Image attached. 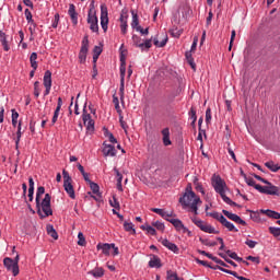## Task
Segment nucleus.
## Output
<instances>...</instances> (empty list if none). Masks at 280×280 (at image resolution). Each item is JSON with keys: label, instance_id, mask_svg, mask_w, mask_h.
I'll return each instance as SVG.
<instances>
[{"label": "nucleus", "instance_id": "69168bd1", "mask_svg": "<svg viewBox=\"0 0 280 280\" xmlns=\"http://www.w3.org/2000/svg\"><path fill=\"white\" fill-rule=\"evenodd\" d=\"M28 191H34V178H28Z\"/></svg>", "mask_w": 280, "mask_h": 280}, {"label": "nucleus", "instance_id": "c03bdc74", "mask_svg": "<svg viewBox=\"0 0 280 280\" xmlns=\"http://www.w3.org/2000/svg\"><path fill=\"white\" fill-rule=\"evenodd\" d=\"M152 226H155L158 231H165V224H163L161 221L153 222Z\"/></svg>", "mask_w": 280, "mask_h": 280}, {"label": "nucleus", "instance_id": "a211bd4d", "mask_svg": "<svg viewBox=\"0 0 280 280\" xmlns=\"http://www.w3.org/2000/svg\"><path fill=\"white\" fill-rule=\"evenodd\" d=\"M120 80L125 81L126 79V55H124V51L120 54Z\"/></svg>", "mask_w": 280, "mask_h": 280}, {"label": "nucleus", "instance_id": "6e6d98bb", "mask_svg": "<svg viewBox=\"0 0 280 280\" xmlns=\"http://www.w3.org/2000/svg\"><path fill=\"white\" fill-rule=\"evenodd\" d=\"M246 246H248V248H255V246H257V242L253 241V240H246L245 241Z\"/></svg>", "mask_w": 280, "mask_h": 280}, {"label": "nucleus", "instance_id": "39448f33", "mask_svg": "<svg viewBox=\"0 0 280 280\" xmlns=\"http://www.w3.org/2000/svg\"><path fill=\"white\" fill-rule=\"evenodd\" d=\"M267 186H256V190L259 194H266L267 196H280V188L268 182Z\"/></svg>", "mask_w": 280, "mask_h": 280}, {"label": "nucleus", "instance_id": "680f3d73", "mask_svg": "<svg viewBox=\"0 0 280 280\" xmlns=\"http://www.w3.org/2000/svg\"><path fill=\"white\" fill-rule=\"evenodd\" d=\"M231 259H234V261H243V258L237 256V253L232 252V254H230Z\"/></svg>", "mask_w": 280, "mask_h": 280}, {"label": "nucleus", "instance_id": "f704fd0d", "mask_svg": "<svg viewBox=\"0 0 280 280\" xmlns=\"http://www.w3.org/2000/svg\"><path fill=\"white\" fill-rule=\"evenodd\" d=\"M214 270H220L221 272H225L226 275H232V277H235L236 279L237 277H242V276H238L235 271L224 269L223 267H220V266L214 267Z\"/></svg>", "mask_w": 280, "mask_h": 280}, {"label": "nucleus", "instance_id": "c85d7f7f", "mask_svg": "<svg viewBox=\"0 0 280 280\" xmlns=\"http://www.w3.org/2000/svg\"><path fill=\"white\" fill-rule=\"evenodd\" d=\"M261 213H265L268 218H272L273 220H280V213L273 210H261Z\"/></svg>", "mask_w": 280, "mask_h": 280}, {"label": "nucleus", "instance_id": "412c9836", "mask_svg": "<svg viewBox=\"0 0 280 280\" xmlns=\"http://www.w3.org/2000/svg\"><path fill=\"white\" fill-rule=\"evenodd\" d=\"M153 45H155V47H165V45H167V34H163L162 35V40H159V36L153 38Z\"/></svg>", "mask_w": 280, "mask_h": 280}, {"label": "nucleus", "instance_id": "c9c22d12", "mask_svg": "<svg viewBox=\"0 0 280 280\" xmlns=\"http://www.w3.org/2000/svg\"><path fill=\"white\" fill-rule=\"evenodd\" d=\"M12 113V126L16 128V124H19V112L16 109H11Z\"/></svg>", "mask_w": 280, "mask_h": 280}, {"label": "nucleus", "instance_id": "aec40b11", "mask_svg": "<svg viewBox=\"0 0 280 280\" xmlns=\"http://www.w3.org/2000/svg\"><path fill=\"white\" fill-rule=\"evenodd\" d=\"M131 27L132 30H139V27H141V25H139V14H137V12L135 10H131Z\"/></svg>", "mask_w": 280, "mask_h": 280}, {"label": "nucleus", "instance_id": "9b49d317", "mask_svg": "<svg viewBox=\"0 0 280 280\" xmlns=\"http://www.w3.org/2000/svg\"><path fill=\"white\" fill-rule=\"evenodd\" d=\"M222 213L225 215V218H229V220H232V222H235L236 224H242V226H246V221L242 220L240 215L230 212L229 210H222Z\"/></svg>", "mask_w": 280, "mask_h": 280}, {"label": "nucleus", "instance_id": "f3484780", "mask_svg": "<svg viewBox=\"0 0 280 280\" xmlns=\"http://www.w3.org/2000/svg\"><path fill=\"white\" fill-rule=\"evenodd\" d=\"M103 154L104 156H116L117 151L115 150V147H113V144L104 143Z\"/></svg>", "mask_w": 280, "mask_h": 280}, {"label": "nucleus", "instance_id": "bb28decb", "mask_svg": "<svg viewBox=\"0 0 280 280\" xmlns=\"http://www.w3.org/2000/svg\"><path fill=\"white\" fill-rule=\"evenodd\" d=\"M150 268H161V258L155 255H152L151 260L149 261Z\"/></svg>", "mask_w": 280, "mask_h": 280}, {"label": "nucleus", "instance_id": "4c0bfd02", "mask_svg": "<svg viewBox=\"0 0 280 280\" xmlns=\"http://www.w3.org/2000/svg\"><path fill=\"white\" fill-rule=\"evenodd\" d=\"M245 183L249 187H255L256 189H257V187H261V185L255 183V179H253V177H245Z\"/></svg>", "mask_w": 280, "mask_h": 280}, {"label": "nucleus", "instance_id": "72a5a7b5", "mask_svg": "<svg viewBox=\"0 0 280 280\" xmlns=\"http://www.w3.org/2000/svg\"><path fill=\"white\" fill-rule=\"evenodd\" d=\"M191 222H194V224L196 226H198V229H200V231H202L203 226H206V224H207L205 221H202L196 217L191 218Z\"/></svg>", "mask_w": 280, "mask_h": 280}, {"label": "nucleus", "instance_id": "20e7f679", "mask_svg": "<svg viewBox=\"0 0 280 280\" xmlns=\"http://www.w3.org/2000/svg\"><path fill=\"white\" fill-rule=\"evenodd\" d=\"M62 176L65 191L68 194L69 198L75 200V190L73 189V179L71 178V175H69V172H67V170H63Z\"/></svg>", "mask_w": 280, "mask_h": 280}, {"label": "nucleus", "instance_id": "4468645a", "mask_svg": "<svg viewBox=\"0 0 280 280\" xmlns=\"http://www.w3.org/2000/svg\"><path fill=\"white\" fill-rule=\"evenodd\" d=\"M162 246H165V248H168V250H172V253H175V255H178V253L180 252V249L178 248V246L172 242H170L166 238H163L161 241Z\"/></svg>", "mask_w": 280, "mask_h": 280}, {"label": "nucleus", "instance_id": "cd10ccee", "mask_svg": "<svg viewBox=\"0 0 280 280\" xmlns=\"http://www.w3.org/2000/svg\"><path fill=\"white\" fill-rule=\"evenodd\" d=\"M0 39L4 51H10V46L8 45V36L3 31H0Z\"/></svg>", "mask_w": 280, "mask_h": 280}, {"label": "nucleus", "instance_id": "9d476101", "mask_svg": "<svg viewBox=\"0 0 280 280\" xmlns=\"http://www.w3.org/2000/svg\"><path fill=\"white\" fill-rule=\"evenodd\" d=\"M3 264L7 269L12 272L13 277H16L19 275V264H16L14 259L7 257L3 259Z\"/></svg>", "mask_w": 280, "mask_h": 280}, {"label": "nucleus", "instance_id": "13d9d810", "mask_svg": "<svg viewBox=\"0 0 280 280\" xmlns=\"http://www.w3.org/2000/svg\"><path fill=\"white\" fill-rule=\"evenodd\" d=\"M246 259H247V261H253V264H260L261 262L259 257L247 256Z\"/></svg>", "mask_w": 280, "mask_h": 280}, {"label": "nucleus", "instance_id": "dca6fc26", "mask_svg": "<svg viewBox=\"0 0 280 280\" xmlns=\"http://www.w3.org/2000/svg\"><path fill=\"white\" fill-rule=\"evenodd\" d=\"M68 14L73 25H78V12L75 11V4H69Z\"/></svg>", "mask_w": 280, "mask_h": 280}, {"label": "nucleus", "instance_id": "338daca9", "mask_svg": "<svg viewBox=\"0 0 280 280\" xmlns=\"http://www.w3.org/2000/svg\"><path fill=\"white\" fill-rule=\"evenodd\" d=\"M26 21H32V12L30 11V9H25L24 11Z\"/></svg>", "mask_w": 280, "mask_h": 280}, {"label": "nucleus", "instance_id": "58836bf2", "mask_svg": "<svg viewBox=\"0 0 280 280\" xmlns=\"http://www.w3.org/2000/svg\"><path fill=\"white\" fill-rule=\"evenodd\" d=\"M78 240L79 246H86V238L84 237V234L82 232H79Z\"/></svg>", "mask_w": 280, "mask_h": 280}, {"label": "nucleus", "instance_id": "bf43d9fd", "mask_svg": "<svg viewBox=\"0 0 280 280\" xmlns=\"http://www.w3.org/2000/svg\"><path fill=\"white\" fill-rule=\"evenodd\" d=\"M167 280H179L178 279V275H176L175 272L172 273L171 271H167V277H166Z\"/></svg>", "mask_w": 280, "mask_h": 280}, {"label": "nucleus", "instance_id": "4d7b16f0", "mask_svg": "<svg viewBox=\"0 0 280 280\" xmlns=\"http://www.w3.org/2000/svg\"><path fill=\"white\" fill-rule=\"evenodd\" d=\"M124 91H125V81L122 79L120 80V88H119L120 100H124Z\"/></svg>", "mask_w": 280, "mask_h": 280}, {"label": "nucleus", "instance_id": "5701e85b", "mask_svg": "<svg viewBox=\"0 0 280 280\" xmlns=\"http://www.w3.org/2000/svg\"><path fill=\"white\" fill-rule=\"evenodd\" d=\"M88 275H92V277H94L95 279H102V277L104 276V268L97 267L89 271Z\"/></svg>", "mask_w": 280, "mask_h": 280}, {"label": "nucleus", "instance_id": "79ce46f5", "mask_svg": "<svg viewBox=\"0 0 280 280\" xmlns=\"http://www.w3.org/2000/svg\"><path fill=\"white\" fill-rule=\"evenodd\" d=\"M269 233H271V235L273 237H280V228H269Z\"/></svg>", "mask_w": 280, "mask_h": 280}, {"label": "nucleus", "instance_id": "e433bc0d", "mask_svg": "<svg viewBox=\"0 0 280 280\" xmlns=\"http://www.w3.org/2000/svg\"><path fill=\"white\" fill-rule=\"evenodd\" d=\"M113 104L118 115H121V107L119 106V97H117L116 95H113Z\"/></svg>", "mask_w": 280, "mask_h": 280}, {"label": "nucleus", "instance_id": "f257e3e1", "mask_svg": "<svg viewBox=\"0 0 280 280\" xmlns=\"http://www.w3.org/2000/svg\"><path fill=\"white\" fill-rule=\"evenodd\" d=\"M43 194H45V187L39 186L37 188L35 198L37 213L40 218H49V215H54V210H51V195L46 194L40 202V197Z\"/></svg>", "mask_w": 280, "mask_h": 280}, {"label": "nucleus", "instance_id": "6ab92c4d", "mask_svg": "<svg viewBox=\"0 0 280 280\" xmlns=\"http://www.w3.org/2000/svg\"><path fill=\"white\" fill-rule=\"evenodd\" d=\"M60 108H62V97L58 98L57 107L55 109L52 120H51L52 126L54 124H56V121H58V116L60 115Z\"/></svg>", "mask_w": 280, "mask_h": 280}, {"label": "nucleus", "instance_id": "052dcab7", "mask_svg": "<svg viewBox=\"0 0 280 280\" xmlns=\"http://www.w3.org/2000/svg\"><path fill=\"white\" fill-rule=\"evenodd\" d=\"M206 124H211V108L206 110Z\"/></svg>", "mask_w": 280, "mask_h": 280}, {"label": "nucleus", "instance_id": "1a4fd4ad", "mask_svg": "<svg viewBox=\"0 0 280 280\" xmlns=\"http://www.w3.org/2000/svg\"><path fill=\"white\" fill-rule=\"evenodd\" d=\"M101 27L104 32H108V8L106 4L101 5Z\"/></svg>", "mask_w": 280, "mask_h": 280}, {"label": "nucleus", "instance_id": "7c9ffc66", "mask_svg": "<svg viewBox=\"0 0 280 280\" xmlns=\"http://www.w3.org/2000/svg\"><path fill=\"white\" fill-rule=\"evenodd\" d=\"M265 165L268 170H270V172H279L280 170V165L275 164L273 161L266 162Z\"/></svg>", "mask_w": 280, "mask_h": 280}, {"label": "nucleus", "instance_id": "b1692460", "mask_svg": "<svg viewBox=\"0 0 280 280\" xmlns=\"http://www.w3.org/2000/svg\"><path fill=\"white\" fill-rule=\"evenodd\" d=\"M122 226L127 233H130L131 235H137V230H135V224H132V222L125 221Z\"/></svg>", "mask_w": 280, "mask_h": 280}, {"label": "nucleus", "instance_id": "f8f14e48", "mask_svg": "<svg viewBox=\"0 0 280 280\" xmlns=\"http://www.w3.org/2000/svg\"><path fill=\"white\" fill-rule=\"evenodd\" d=\"M168 222L173 224L176 231H183V233H188V234L191 233L189 229L185 228V224H183V221H180L179 219H171L168 220Z\"/></svg>", "mask_w": 280, "mask_h": 280}, {"label": "nucleus", "instance_id": "de8ad7c7", "mask_svg": "<svg viewBox=\"0 0 280 280\" xmlns=\"http://www.w3.org/2000/svg\"><path fill=\"white\" fill-rule=\"evenodd\" d=\"M114 172L116 174L117 184H121V182L124 180V175H121V173H119V170H117V167L114 168Z\"/></svg>", "mask_w": 280, "mask_h": 280}, {"label": "nucleus", "instance_id": "a19ab883", "mask_svg": "<svg viewBox=\"0 0 280 280\" xmlns=\"http://www.w3.org/2000/svg\"><path fill=\"white\" fill-rule=\"evenodd\" d=\"M201 231H203V233H218L215 232V228L209 225L208 223H206V226H203Z\"/></svg>", "mask_w": 280, "mask_h": 280}, {"label": "nucleus", "instance_id": "0eeeda50", "mask_svg": "<svg viewBox=\"0 0 280 280\" xmlns=\"http://www.w3.org/2000/svg\"><path fill=\"white\" fill-rule=\"evenodd\" d=\"M88 23L90 25L91 32H94V33L100 32V25L97 24L98 23L97 15L95 14V11L93 9L89 10Z\"/></svg>", "mask_w": 280, "mask_h": 280}, {"label": "nucleus", "instance_id": "a18cd8bd", "mask_svg": "<svg viewBox=\"0 0 280 280\" xmlns=\"http://www.w3.org/2000/svg\"><path fill=\"white\" fill-rule=\"evenodd\" d=\"M182 34L183 30L175 28L171 31V35L173 36V38H180Z\"/></svg>", "mask_w": 280, "mask_h": 280}, {"label": "nucleus", "instance_id": "37998d69", "mask_svg": "<svg viewBox=\"0 0 280 280\" xmlns=\"http://www.w3.org/2000/svg\"><path fill=\"white\" fill-rule=\"evenodd\" d=\"M110 207L114 209H120L119 201L117 200V197H113V199L109 200Z\"/></svg>", "mask_w": 280, "mask_h": 280}, {"label": "nucleus", "instance_id": "c756f323", "mask_svg": "<svg viewBox=\"0 0 280 280\" xmlns=\"http://www.w3.org/2000/svg\"><path fill=\"white\" fill-rule=\"evenodd\" d=\"M36 60H38V55L36 52H32L31 57H30V62H31V67H32V69H34V71H36L38 69V62H36Z\"/></svg>", "mask_w": 280, "mask_h": 280}, {"label": "nucleus", "instance_id": "09e8293b", "mask_svg": "<svg viewBox=\"0 0 280 280\" xmlns=\"http://www.w3.org/2000/svg\"><path fill=\"white\" fill-rule=\"evenodd\" d=\"M203 246H218V243L215 242H210L209 240L200 238L199 240Z\"/></svg>", "mask_w": 280, "mask_h": 280}, {"label": "nucleus", "instance_id": "774afa93", "mask_svg": "<svg viewBox=\"0 0 280 280\" xmlns=\"http://www.w3.org/2000/svg\"><path fill=\"white\" fill-rule=\"evenodd\" d=\"M91 114L83 113V122L86 124L88 121H92Z\"/></svg>", "mask_w": 280, "mask_h": 280}, {"label": "nucleus", "instance_id": "393cba45", "mask_svg": "<svg viewBox=\"0 0 280 280\" xmlns=\"http://www.w3.org/2000/svg\"><path fill=\"white\" fill-rule=\"evenodd\" d=\"M162 141L164 143V145H172V140H170V128H164L162 130Z\"/></svg>", "mask_w": 280, "mask_h": 280}, {"label": "nucleus", "instance_id": "603ef678", "mask_svg": "<svg viewBox=\"0 0 280 280\" xmlns=\"http://www.w3.org/2000/svg\"><path fill=\"white\" fill-rule=\"evenodd\" d=\"M189 117L192 121H197L198 120V116H196V108L191 107L190 112H189Z\"/></svg>", "mask_w": 280, "mask_h": 280}, {"label": "nucleus", "instance_id": "ddd939ff", "mask_svg": "<svg viewBox=\"0 0 280 280\" xmlns=\"http://www.w3.org/2000/svg\"><path fill=\"white\" fill-rule=\"evenodd\" d=\"M97 250H102L103 255H110L113 253V248H115V244H108V243H98L96 246Z\"/></svg>", "mask_w": 280, "mask_h": 280}, {"label": "nucleus", "instance_id": "8fccbe9b", "mask_svg": "<svg viewBox=\"0 0 280 280\" xmlns=\"http://www.w3.org/2000/svg\"><path fill=\"white\" fill-rule=\"evenodd\" d=\"M151 211H153V213H158V215H161V218H165V210L163 209L152 208Z\"/></svg>", "mask_w": 280, "mask_h": 280}, {"label": "nucleus", "instance_id": "423d86ee", "mask_svg": "<svg viewBox=\"0 0 280 280\" xmlns=\"http://www.w3.org/2000/svg\"><path fill=\"white\" fill-rule=\"evenodd\" d=\"M132 43L136 47H139L141 51H148V49L152 47V38L145 39L143 42V39H141L139 35H132Z\"/></svg>", "mask_w": 280, "mask_h": 280}, {"label": "nucleus", "instance_id": "2f4dec72", "mask_svg": "<svg viewBox=\"0 0 280 280\" xmlns=\"http://www.w3.org/2000/svg\"><path fill=\"white\" fill-rule=\"evenodd\" d=\"M207 215H209L210 218H213L214 220H218V222H222V219H224V215H222V213L220 212H207Z\"/></svg>", "mask_w": 280, "mask_h": 280}, {"label": "nucleus", "instance_id": "2eb2a0df", "mask_svg": "<svg viewBox=\"0 0 280 280\" xmlns=\"http://www.w3.org/2000/svg\"><path fill=\"white\" fill-rule=\"evenodd\" d=\"M120 32L121 34H128V14H120Z\"/></svg>", "mask_w": 280, "mask_h": 280}, {"label": "nucleus", "instance_id": "ea45409f", "mask_svg": "<svg viewBox=\"0 0 280 280\" xmlns=\"http://www.w3.org/2000/svg\"><path fill=\"white\" fill-rule=\"evenodd\" d=\"M39 85H40V82H38V81H36L34 83V96L35 97H40V88H39Z\"/></svg>", "mask_w": 280, "mask_h": 280}, {"label": "nucleus", "instance_id": "3c124183", "mask_svg": "<svg viewBox=\"0 0 280 280\" xmlns=\"http://www.w3.org/2000/svg\"><path fill=\"white\" fill-rule=\"evenodd\" d=\"M58 23H60V14L56 13L51 27H54V30H56V27H58Z\"/></svg>", "mask_w": 280, "mask_h": 280}, {"label": "nucleus", "instance_id": "0e129e2a", "mask_svg": "<svg viewBox=\"0 0 280 280\" xmlns=\"http://www.w3.org/2000/svg\"><path fill=\"white\" fill-rule=\"evenodd\" d=\"M196 47H198V37H194V42H192L190 51H196Z\"/></svg>", "mask_w": 280, "mask_h": 280}, {"label": "nucleus", "instance_id": "5fc2aeb1", "mask_svg": "<svg viewBox=\"0 0 280 280\" xmlns=\"http://www.w3.org/2000/svg\"><path fill=\"white\" fill-rule=\"evenodd\" d=\"M214 262H215V264H219V267H220V268H222V267H223V268H229V265H226V262H224L222 259H220V258H218V257L214 258Z\"/></svg>", "mask_w": 280, "mask_h": 280}, {"label": "nucleus", "instance_id": "7ed1b4c3", "mask_svg": "<svg viewBox=\"0 0 280 280\" xmlns=\"http://www.w3.org/2000/svg\"><path fill=\"white\" fill-rule=\"evenodd\" d=\"M212 187L226 205H230V207H237V203L226 196V182H224L222 177L214 175L212 177Z\"/></svg>", "mask_w": 280, "mask_h": 280}, {"label": "nucleus", "instance_id": "473e14b6", "mask_svg": "<svg viewBox=\"0 0 280 280\" xmlns=\"http://www.w3.org/2000/svg\"><path fill=\"white\" fill-rule=\"evenodd\" d=\"M140 229L142 231H147V233H149V235H156V230L154 228H152V225H141Z\"/></svg>", "mask_w": 280, "mask_h": 280}, {"label": "nucleus", "instance_id": "a878e982", "mask_svg": "<svg viewBox=\"0 0 280 280\" xmlns=\"http://www.w3.org/2000/svg\"><path fill=\"white\" fill-rule=\"evenodd\" d=\"M51 71L47 70L44 73L43 84L45 88H51Z\"/></svg>", "mask_w": 280, "mask_h": 280}, {"label": "nucleus", "instance_id": "6e6552de", "mask_svg": "<svg viewBox=\"0 0 280 280\" xmlns=\"http://www.w3.org/2000/svg\"><path fill=\"white\" fill-rule=\"evenodd\" d=\"M86 54H89V36H84L81 44V49L79 52V62H81V65L86 62Z\"/></svg>", "mask_w": 280, "mask_h": 280}, {"label": "nucleus", "instance_id": "864d4df0", "mask_svg": "<svg viewBox=\"0 0 280 280\" xmlns=\"http://www.w3.org/2000/svg\"><path fill=\"white\" fill-rule=\"evenodd\" d=\"M136 32H140V34L142 35V36H148V34H150V28H143V27H138V30L136 31Z\"/></svg>", "mask_w": 280, "mask_h": 280}, {"label": "nucleus", "instance_id": "f03ea898", "mask_svg": "<svg viewBox=\"0 0 280 280\" xmlns=\"http://www.w3.org/2000/svg\"><path fill=\"white\" fill-rule=\"evenodd\" d=\"M179 203L184 209L190 208V211L198 215V205H202L200 197L196 196L194 190H188L183 197L179 198Z\"/></svg>", "mask_w": 280, "mask_h": 280}, {"label": "nucleus", "instance_id": "e2e57ef3", "mask_svg": "<svg viewBox=\"0 0 280 280\" xmlns=\"http://www.w3.org/2000/svg\"><path fill=\"white\" fill-rule=\"evenodd\" d=\"M85 125L88 126V130H90L91 132L95 130V122H93V120L88 121Z\"/></svg>", "mask_w": 280, "mask_h": 280}, {"label": "nucleus", "instance_id": "4be33fe9", "mask_svg": "<svg viewBox=\"0 0 280 280\" xmlns=\"http://www.w3.org/2000/svg\"><path fill=\"white\" fill-rule=\"evenodd\" d=\"M221 224L222 226H225V229H228V231H233L234 233H237L240 230H237L235 228V225L233 223H231L229 220H226V218L223 217V219H221Z\"/></svg>", "mask_w": 280, "mask_h": 280}, {"label": "nucleus", "instance_id": "49530a36", "mask_svg": "<svg viewBox=\"0 0 280 280\" xmlns=\"http://www.w3.org/2000/svg\"><path fill=\"white\" fill-rule=\"evenodd\" d=\"M90 188L93 191V194H100V185L93 182H90Z\"/></svg>", "mask_w": 280, "mask_h": 280}]
</instances>
